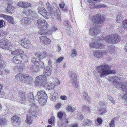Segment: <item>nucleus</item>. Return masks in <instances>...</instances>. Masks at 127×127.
<instances>
[{
  "label": "nucleus",
  "instance_id": "11",
  "mask_svg": "<svg viewBox=\"0 0 127 127\" xmlns=\"http://www.w3.org/2000/svg\"><path fill=\"white\" fill-rule=\"evenodd\" d=\"M37 24L38 27L39 28H47L48 26L46 21L43 19H38L37 21Z\"/></svg>",
  "mask_w": 127,
  "mask_h": 127
},
{
  "label": "nucleus",
  "instance_id": "50",
  "mask_svg": "<svg viewBox=\"0 0 127 127\" xmlns=\"http://www.w3.org/2000/svg\"><path fill=\"white\" fill-rule=\"evenodd\" d=\"M64 59V57H62L60 58H59L57 59L56 62L57 63H61L62 62Z\"/></svg>",
  "mask_w": 127,
  "mask_h": 127
},
{
  "label": "nucleus",
  "instance_id": "20",
  "mask_svg": "<svg viewBox=\"0 0 127 127\" xmlns=\"http://www.w3.org/2000/svg\"><path fill=\"white\" fill-rule=\"evenodd\" d=\"M40 42L45 44H47L50 43L51 40L47 38V37L44 36H41L39 37Z\"/></svg>",
  "mask_w": 127,
  "mask_h": 127
},
{
  "label": "nucleus",
  "instance_id": "60",
  "mask_svg": "<svg viewBox=\"0 0 127 127\" xmlns=\"http://www.w3.org/2000/svg\"><path fill=\"white\" fill-rule=\"evenodd\" d=\"M123 98L127 101V92L125 93L123 95Z\"/></svg>",
  "mask_w": 127,
  "mask_h": 127
},
{
  "label": "nucleus",
  "instance_id": "27",
  "mask_svg": "<svg viewBox=\"0 0 127 127\" xmlns=\"http://www.w3.org/2000/svg\"><path fill=\"white\" fill-rule=\"evenodd\" d=\"M24 53L23 51L21 49H19L11 52V55H21Z\"/></svg>",
  "mask_w": 127,
  "mask_h": 127
},
{
  "label": "nucleus",
  "instance_id": "48",
  "mask_svg": "<svg viewBox=\"0 0 127 127\" xmlns=\"http://www.w3.org/2000/svg\"><path fill=\"white\" fill-rule=\"evenodd\" d=\"M30 10H28L26 8H24V10H23V13L26 15H29L30 14V13H29Z\"/></svg>",
  "mask_w": 127,
  "mask_h": 127
},
{
  "label": "nucleus",
  "instance_id": "53",
  "mask_svg": "<svg viewBox=\"0 0 127 127\" xmlns=\"http://www.w3.org/2000/svg\"><path fill=\"white\" fill-rule=\"evenodd\" d=\"M110 127H114V120H111L109 124Z\"/></svg>",
  "mask_w": 127,
  "mask_h": 127
},
{
  "label": "nucleus",
  "instance_id": "35",
  "mask_svg": "<svg viewBox=\"0 0 127 127\" xmlns=\"http://www.w3.org/2000/svg\"><path fill=\"white\" fill-rule=\"evenodd\" d=\"M76 109V108L75 107H73L70 105H68L66 108V110L68 111L71 112H73Z\"/></svg>",
  "mask_w": 127,
  "mask_h": 127
},
{
  "label": "nucleus",
  "instance_id": "3",
  "mask_svg": "<svg viewBox=\"0 0 127 127\" xmlns=\"http://www.w3.org/2000/svg\"><path fill=\"white\" fill-rule=\"evenodd\" d=\"M36 97L38 98V101L41 105H44L46 103L47 96L44 90H41L38 91Z\"/></svg>",
  "mask_w": 127,
  "mask_h": 127
},
{
  "label": "nucleus",
  "instance_id": "18",
  "mask_svg": "<svg viewBox=\"0 0 127 127\" xmlns=\"http://www.w3.org/2000/svg\"><path fill=\"white\" fill-rule=\"evenodd\" d=\"M47 53L45 51H43L42 52H37L35 54V56L38 57L40 59H44L47 56Z\"/></svg>",
  "mask_w": 127,
  "mask_h": 127
},
{
  "label": "nucleus",
  "instance_id": "58",
  "mask_svg": "<svg viewBox=\"0 0 127 127\" xmlns=\"http://www.w3.org/2000/svg\"><path fill=\"white\" fill-rule=\"evenodd\" d=\"M7 32L6 31H2L1 32L0 35L3 36H5L7 33Z\"/></svg>",
  "mask_w": 127,
  "mask_h": 127
},
{
  "label": "nucleus",
  "instance_id": "7",
  "mask_svg": "<svg viewBox=\"0 0 127 127\" xmlns=\"http://www.w3.org/2000/svg\"><path fill=\"white\" fill-rule=\"evenodd\" d=\"M46 79L44 75H39L35 78L34 83L36 86H45L46 84Z\"/></svg>",
  "mask_w": 127,
  "mask_h": 127
},
{
  "label": "nucleus",
  "instance_id": "47",
  "mask_svg": "<svg viewBox=\"0 0 127 127\" xmlns=\"http://www.w3.org/2000/svg\"><path fill=\"white\" fill-rule=\"evenodd\" d=\"M46 5L48 9L50 11H52L53 10L52 7L48 2L46 3Z\"/></svg>",
  "mask_w": 127,
  "mask_h": 127
},
{
  "label": "nucleus",
  "instance_id": "30",
  "mask_svg": "<svg viewBox=\"0 0 127 127\" xmlns=\"http://www.w3.org/2000/svg\"><path fill=\"white\" fill-rule=\"evenodd\" d=\"M92 121L88 119H85L82 122V124L85 126H90L92 124Z\"/></svg>",
  "mask_w": 127,
  "mask_h": 127
},
{
  "label": "nucleus",
  "instance_id": "10",
  "mask_svg": "<svg viewBox=\"0 0 127 127\" xmlns=\"http://www.w3.org/2000/svg\"><path fill=\"white\" fill-rule=\"evenodd\" d=\"M69 76L71 80L73 82L74 86L75 88H77L78 85L77 81V77L76 74L73 72H71L69 73Z\"/></svg>",
  "mask_w": 127,
  "mask_h": 127
},
{
  "label": "nucleus",
  "instance_id": "43",
  "mask_svg": "<svg viewBox=\"0 0 127 127\" xmlns=\"http://www.w3.org/2000/svg\"><path fill=\"white\" fill-rule=\"evenodd\" d=\"M70 53L71 54L70 55L72 57H75L77 55V52L75 49H72L71 50Z\"/></svg>",
  "mask_w": 127,
  "mask_h": 127
},
{
  "label": "nucleus",
  "instance_id": "25",
  "mask_svg": "<svg viewBox=\"0 0 127 127\" xmlns=\"http://www.w3.org/2000/svg\"><path fill=\"white\" fill-rule=\"evenodd\" d=\"M52 70L49 67H45L43 70V73L45 76H48L50 75L51 74Z\"/></svg>",
  "mask_w": 127,
  "mask_h": 127
},
{
  "label": "nucleus",
  "instance_id": "14",
  "mask_svg": "<svg viewBox=\"0 0 127 127\" xmlns=\"http://www.w3.org/2000/svg\"><path fill=\"white\" fill-rule=\"evenodd\" d=\"M20 41L22 46L26 48H28L30 46V42L27 38L21 39L20 40Z\"/></svg>",
  "mask_w": 127,
  "mask_h": 127
},
{
  "label": "nucleus",
  "instance_id": "36",
  "mask_svg": "<svg viewBox=\"0 0 127 127\" xmlns=\"http://www.w3.org/2000/svg\"><path fill=\"white\" fill-rule=\"evenodd\" d=\"M7 124L6 120L5 118H0V125L2 126L5 125Z\"/></svg>",
  "mask_w": 127,
  "mask_h": 127
},
{
  "label": "nucleus",
  "instance_id": "37",
  "mask_svg": "<svg viewBox=\"0 0 127 127\" xmlns=\"http://www.w3.org/2000/svg\"><path fill=\"white\" fill-rule=\"evenodd\" d=\"M39 70L37 67L35 66H32L31 68V70L32 72H37Z\"/></svg>",
  "mask_w": 127,
  "mask_h": 127
},
{
  "label": "nucleus",
  "instance_id": "23",
  "mask_svg": "<svg viewBox=\"0 0 127 127\" xmlns=\"http://www.w3.org/2000/svg\"><path fill=\"white\" fill-rule=\"evenodd\" d=\"M57 95V92L54 90L52 91L50 94V99L52 101H55L56 99Z\"/></svg>",
  "mask_w": 127,
  "mask_h": 127
},
{
  "label": "nucleus",
  "instance_id": "29",
  "mask_svg": "<svg viewBox=\"0 0 127 127\" xmlns=\"http://www.w3.org/2000/svg\"><path fill=\"white\" fill-rule=\"evenodd\" d=\"M119 85L120 86L119 87H118V88H121V89H122L124 91H126L127 90V82L124 83H120Z\"/></svg>",
  "mask_w": 127,
  "mask_h": 127
},
{
  "label": "nucleus",
  "instance_id": "41",
  "mask_svg": "<svg viewBox=\"0 0 127 127\" xmlns=\"http://www.w3.org/2000/svg\"><path fill=\"white\" fill-rule=\"evenodd\" d=\"M32 63L35 65H37L38 64V59L33 58L31 59Z\"/></svg>",
  "mask_w": 127,
  "mask_h": 127
},
{
  "label": "nucleus",
  "instance_id": "51",
  "mask_svg": "<svg viewBox=\"0 0 127 127\" xmlns=\"http://www.w3.org/2000/svg\"><path fill=\"white\" fill-rule=\"evenodd\" d=\"M96 7L97 8H105L106 7V6L105 5L101 4L97 5Z\"/></svg>",
  "mask_w": 127,
  "mask_h": 127
},
{
  "label": "nucleus",
  "instance_id": "42",
  "mask_svg": "<svg viewBox=\"0 0 127 127\" xmlns=\"http://www.w3.org/2000/svg\"><path fill=\"white\" fill-rule=\"evenodd\" d=\"M123 18L122 15L120 14L118 15L116 18V22H119V21L122 20Z\"/></svg>",
  "mask_w": 127,
  "mask_h": 127
},
{
  "label": "nucleus",
  "instance_id": "16",
  "mask_svg": "<svg viewBox=\"0 0 127 127\" xmlns=\"http://www.w3.org/2000/svg\"><path fill=\"white\" fill-rule=\"evenodd\" d=\"M100 31L98 28H92L89 30V34L93 36L96 35L100 33Z\"/></svg>",
  "mask_w": 127,
  "mask_h": 127
},
{
  "label": "nucleus",
  "instance_id": "56",
  "mask_svg": "<svg viewBox=\"0 0 127 127\" xmlns=\"http://www.w3.org/2000/svg\"><path fill=\"white\" fill-rule=\"evenodd\" d=\"M5 22L2 20H0V27H3L5 24Z\"/></svg>",
  "mask_w": 127,
  "mask_h": 127
},
{
  "label": "nucleus",
  "instance_id": "45",
  "mask_svg": "<svg viewBox=\"0 0 127 127\" xmlns=\"http://www.w3.org/2000/svg\"><path fill=\"white\" fill-rule=\"evenodd\" d=\"M55 119V118L54 117H51L48 120L49 123L51 125L53 124L54 123Z\"/></svg>",
  "mask_w": 127,
  "mask_h": 127
},
{
  "label": "nucleus",
  "instance_id": "6",
  "mask_svg": "<svg viewBox=\"0 0 127 127\" xmlns=\"http://www.w3.org/2000/svg\"><path fill=\"white\" fill-rule=\"evenodd\" d=\"M104 38L101 37L95 40V42H91L89 43L90 47L92 48H94L97 49H102L105 47V46L103 44H99V42H101L104 41Z\"/></svg>",
  "mask_w": 127,
  "mask_h": 127
},
{
  "label": "nucleus",
  "instance_id": "26",
  "mask_svg": "<svg viewBox=\"0 0 127 127\" xmlns=\"http://www.w3.org/2000/svg\"><path fill=\"white\" fill-rule=\"evenodd\" d=\"M21 21L23 24L27 25L30 24L31 23V19L27 17L22 18Z\"/></svg>",
  "mask_w": 127,
  "mask_h": 127
},
{
  "label": "nucleus",
  "instance_id": "5",
  "mask_svg": "<svg viewBox=\"0 0 127 127\" xmlns=\"http://www.w3.org/2000/svg\"><path fill=\"white\" fill-rule=\"evenodd\" d=\"M31 108L29 110V111L31 113L30 115H27L25 122L29 124H31L33 121V118L31 115H33L35 114L34 110L36 108V106L34 103H32L30 105Z\"/></svg>",
  "mask_w": 127,
  "mask_h": 127
},
{
  "label": "nucleus",
  "instance_id": "13",
  "mask_svg": "<svg viewBox=\"0 0 127 127\" xmlns=\"http://www.w3.org/2000/svg\"><path fill=\"white\" fill-rule=\"evenodd\" d=\"M20 41L22 46L26 48H28L30 46V42L27 38L21 39L20 40Z\"/></svg>",
  "mask_w": 127,
  "mask_h": 127
},
{
  "label": "nucleus",
  "instance_id": "24",
  "mask_svg": "<svg viewBox=\"0 0 127 127\" xmlns=\"http://www.w3.org/2000/svg\"><path fill=\"white\" fill-rule=\"evenodd\" d=\"M15 8L11 4H8L7 8L5 9L6 11L8 13L12 14L14 11Z\"/></svg>",
  "mask_w": 127,
  "mask_h": 127
},
{
  "label": "nucleus",
  "instance_id": "31",
  "mask_svg": "<svg viewBox=\"0 0 127 127\" xmlns=\"http://www.w3.org/2000/svg\"><path fill=\"white\" fill-rule=\"evenodd\" d=\"M6 65L4 62L2 60L0 61V75H2L3 74L2 70L3 69V67Z\"/></svg>",
  "mask_w": 127,
  "mask_h": 127
},
{
  "label": "nucleus",
  "instance_id": "34",
  "mask_svg": "<svg viewBox=\"0 0 127 127\" xmlns=\"http://www.w3.org/2000/svg\"><path fill=\"white\" fill-rule=\"evenodd\" d=\"M55 87V85L53 83L51 82H50L48 83L46 88L48 90H51L53 89Z\"/></svg>",
  "mask_w": 127,
  "mask_h": 127
},
{
  "label": "nucleus",
  "instance_id": "61",
  "mask_svg": "<svg viewBox=\"0 0 127 127\" xmlns=\"http://www.w3.org/2000/svg\"><path fill=\"white\" fill-rule=\"evenodd\" d=\"M60 98L64 100H66L67 99V97L65 95L61 96Z\"/></svg>",
  "mask_w": 127,
  "mask_h": 127
},
{
  "label": "nucleus",
  "instance_id": "54",
  "mask_svg": "<svg viewBox=\"0 0 127 127\" xmlns=\"http://www.w3.org/2000/svg\"><path fill=\"white\" fill-rule=\"evenodd\" d=\"M60 82L59 79H57L55 80V84L54 85L55 86H58L60 84Z\"/></svg>",
  "mask_w": 127,
  "mask_h": 127
},
{
  "label": "nucleus",
  "instance_id": "22",
  "mask_svg": "<svg viewBox=\"0 0 127 127\" xmlns=\"http://www.w3.org/2000/svg\"><path fill=\"white\" fill-rule=\"evenodd\" d=\"M17 5L20 7L25 8L31 7L32 4L29 2L21 1L19 2Z\"/></svg>",
  "mask_w": 127,
  "mask_h": 127
},
{
  "label": "nucleus",
  "instance_id": "57",
  "mask_svg": "<svg viewBox=\"0 0 127 127\" xmlns=\"http://www.w3.org/2000/svg\"><path fill=\"white\" fill-rule=\"evenodd\" d=\"M2 85L0 84V95H4L5 94V93L4 92H2L1 90H2Z\"/></svg>",
  "mask_w": 127,
  "mask_h": 127
},
{
  "label": "nucleus",
  "instance_id": "49",
  "mask_svg": "<svg viewBox=\"0 0 127 127\" xmlns=\"http://www.w3.org/2000/svg\"><path fill=\"white\" fill-rule=\"evenodd\" d=\"M13 60L14 62L16 63H19L20 62H21L16 56L14 57L13 58Z\"/></svg>",
  "mask_w": 127,
  "mask_h": 127
},
{
  "label": "nucleus",
  "instance_id": "44",
  "mask_svg": "<svg viewBox=\"0 0 127 127\" xmlns=\"http://www.w3.org/2000/svg\"><path fill=\"white\" fill-rule=\"evenodd\" d=\"M36 65L37 66L38 68L39 69L43 68L44 66V63L40 61H39L38 65Z\"/></svg>",
  "mask_w": 127,
  "mask_h": 127
},
{
  "label": "nucleus",
  "instance_id": "28",
  "mask_svg": "<svg viewBox=\"0 0 127 127\" xmlns=\"http://www.w3.org/2000/svg\"><path fill=\"white\" fill-rule=\"evenodd\" d=\"M41 29L38 32V33L39 34L41 35H49V33L48 31H46V29L47 28H40Z\"/></svg>",
  "mask_w": 127,
  "mask_h": 127
},
{
  "label": "nucleus",
  "instance_id": "39",
  "mask_svg": "<svg viewBox=\"0 0 127 127\" xmlns=\"http://www.w3.org/2000/svg\"><path fill=\"white\" fill-rule=\"evenodd\" d=\"M57 30L58 29L54 27H51L50 30L49 29L48 31L49 35Z\"/></svg>",
  "mask_w": 127,
  "mask_h": 127
},
{
  "label": "nucleus",
  "instance_id": "62",
  "mask_svg": "<svg viewBox=\"0 0 127 127\" xmlns=\"http://www.w3.org/2000/svg\"><path fill=\"white\" fill-rule=\"evenodd\" d=\"M97 121L99 124H101L102 123V120L101 118H98L97 119Z\"/></svg>",
  "mask_w": 127,
  "mask_h": 127
},
{
  "label": "nucleus",
  "instance_id": "32",
  "mask_svg": "<svg viewBox=\"0 0 127 127\" xmlns=\"http://www.w3.org/2000/svg\"><path fill=\"white\" fill-rule=\"evenodd\" d=\"M93 55L95 57L98 58H102V54L100 52V51L96 50L95 51L93 52Z\"/></svg>",
  "mask_w": 127,
  "mask_h": 127
},
{
  "label": "nucleus",
  "instance_id": "63",
  "mask_svg": "<svg viewBox=\"0 0 127 127\" xmlns=\"http://www.w3.org/2000/svg\"><path fill=\"white\" fill-rule=\"evenodd\" d=\"M21 58L23 59V60H27V56L26 55H23L21 57Z\"/></svg>",
  "mask_w": 127,
  "mask_h": 127
},
{
  "label": "nucleus",
  "instance_id": "19",
  "mask_svg": "<svg viewBox=\"0 0 127 127\" xmlns=\"http://www.w3.org/2000/svg\"><path fill=\"white\" fill-rule=\"evenodd\" d=\"M26 99L25 93L22 92L19 93L18 99V100L19 102L22 103H23Z\"/></svg>",
  "mask_w": 127,
  "mask_h": 127
},
{
  "label": "nucleus",
  "instance_id": "8",
  "mask_svg": "<svg viewBox=\"0 0 127 127\" xmlns=\"http://www.w3.org/2000/svg\"><path fill=\"white\" fill-rule=\"evenodd\" d=\"M30 76L28 74L23 73L18 74L15 76L16 80L22 81L24 83L25 82L27 79Z\"/></svg>",
  "mask_w": 127,
  "mask_h": 127
},
{
  "label": "nucleus",
  "instance_id": "21",
  "mask_svg": "<svg viewBox=\"0 0 127 127\" xmlns=\"http://www.w3.org/2000/svg\"><path fill=\"white\" fill-rule=\"evenodd\" d=\"M12 121L16 126H18L20 123L19 118L17 115L13 116L11 118Z\"/></svg>",
  "mask_w": 127,
  "mask_h": 127
},
{
  "label": "nucleus",
  "instance_id": "17",
  "mask_svg": "<svg viewBox=\"0 0 127 127\" xmlns=\"http://www.w3.org/2000/svg\"><path fill=\"white\" fill-rule=\"evenodd\" d=\"M0 16L6 19L9 23L13 24L14 22V18L12 16L7 15L3 14H1Z\"/></svg>",
  "mask_w": 127,
  "mask_h": 127
},
{
  "label": "nucleus",
  "instance_id": "40",
  "mask_svg": "<svg viewBox=\"0 0 127 127\" xmlns=\"http://www.w3.org/2000/svg\"><path fill=\"white\" fill-rule=\"evenodd\" d=\"M122 27L124 29H127V19L124 20L122 24Z\"/></svg>",
  "mask_w": 127,
  "mask_h": 127
},
{
  "label": "nucleus",
  "instance_id": "15",
  "mask_svg": "<svg viewBox=\"0 0 127 127\" xmlns=\"http://www.w3.org/2000/svg\"><path fill=\"white\" fill-rule=\"evenodd\" d=\"M7 44V42L6 40H5L4 38L1 39L0 40V47L3 49H6L10 50L12 48V46H10L9 47L6 46Z\"/></svg>",
  "mask_w": 127,
  "mask_h": 127
},
{
  "label": "nucleus",
  "instance_id": "4",
  "mask_svg": "<svg viewBox=\"0 0 127 127\" xmlns=\"http://www.w3.org/2000/svg\"><path fill=\"white\" fill-rule=\"evenodd\" d=\"M104 41L108 43H115L120 40V36L117 34H112L104 38Z\"/></svg>",
  "mask_w": 127,
  "mask_h": 127
},
{
  "label": "nucleus",
  "instance_id": "12",
  "mask_svg": "<svg viewBox=\"0 0 127 127\" xmlns=\"http://www.w3.org/2000/svg\"><path fill=\"white\" fill-rule=\"evenodd\" d=\"M20 41L22 46L26 48H28L30 46V42L27 38L21 39L20 40Z\"/></svg>",
  "mask_w": 127,
  "mask_h": 127
},
{
  "label": "nucleus",
  "instance_id": "52",
  "mask_svg": "<svg viewBox=\"0 0 127 127\" xmlns=\"http://www.w3.org/2000/svg\"><path fill=\"white\" fill-rule=\"evenodd\" d=\"M83 96L85 99L87 100H89L90 99L89 97L86 93H85L83 94Z\"/></svg>",
  "mask_w": 127,
  "mask_h": 127
},
{
  "label": "nucleus",
  "instance_id": "55",
  "mask_svg": "<svg viewBox=\"0 0 127 127\" xmlns=\"http://www.w3.org/2000/svg\"><path fill=\"white\" fill-rule=\"evenodd\" d=\"M62 105V104L60 103H58L55 106V107L56 109L60 108Z\"/></svg>",
  "mask_w": 127,
  "mask_h": 127
},
{
  "label": "nucleus",
  "instance_id": "64",
  "mask_svg": "<svg viewBox=\"0 0 127 127\" xmlns=\"http://www.w3.org/2000/svg\"><path fill=\"white\" fill-rule=\"evenodd\" d=\"M65 4L64 2H62L59 5L61 8L63 9L64 7Z\"/></svg>",
  "mask_w": 127,
  "mask_h": 127
},
{
  "label": "nucleus",
  "instance_id": "38",
  "mask_svg": "<svg viewBox=\"0 0 127 127\" xmlns=\"http://www.w3.org/2000/svg\"><path fill=\"white\" fill-rule=\"evenodd\" d=\"M28 99L30 102H33L34 101L33 94L31 93H30L28 94L27 96Z\"/></svg>",
  "mask_w": 127,
  "mask_h": 127
},
{
  "label": "nucleus",
  "instance_id": "9",
  "mask_svg": "<svg viewBox=\"0 0 127 127\" xmlns=\"http://www.w3.org/2000/svg\"><path fill=\"white\" fill-rule=\"evenodd\" d=\"M38 12L45 19H48V14L47 10L42 7L39 6L37 8Z\"/></svg>",
  "mask_w": 127,
  "mask_h": 127
},
{
  "label": "nucleus",
  "instance_id": "2",
  "mask_svg": "<svg viewBox=\"0 0 127 127\" xmlns=\"http://www.w3.org/2000/svg\"><path fill=\"white\" fill-rule=\"evenodd\" d=\"M104 15L100 13H98L91 18V22L97 27H100L101 24L104 20Z\"/></svg>",
  "mask_w": 127,
  "mask_h": 127
},
{
  "label": "nucleus",
  "instance_id": "46",
  "mask_svg": "<svg viewBox=\"0 0 127 127\" xmlns=\"http://www.w3.org/2000/svg\"><path fill=\"white\" fill-rule=\"evenodd\" d=\"M83 110L84 112L88 111L90 112V110L88 106H84L83 107Z\"/></svg>",
  "mask_w": 127,
  "mask_h": 127
},
{
  "label": "nucleus",
  "instance_id": "33",
  "mask_svg": "<svg viewBox=\"0 0 127 127\" xmlns=\"http://www.w3.org/2000/svg\"><path fill=\"white\" fill-rule=\"evenodd\" d=\"M114 49H113L112 48H110V49L109 50L108 53H110L113 52H114ZM100 52L102 54V58L103 57V56L104 55L108 53V52L107 51H103V50H101Z\"/></svg>",
  "mask_w": 127,
  "mask_h": 127
},
{
  "label": "nucleus",
  "instance_id": "1",
  "mask_svg": "<svg viewBox=\"0 0 127 127\" xmlns=\"http://www.w3.org/2000/svg\"><path fill=\"white\" fill-rule=\"evenodd\" d=\"M111 67L107 64H104L97 66L96 70L100 74V76L102 77L110 74H114L116 72L111 70Z\"/></svg>",
  "mask_w": 127,
  "mask_h": 127
},
{
  "label": "nucleus",
  "instance_id": "59",
  "mask_svg": "<svg viewBox=\"0 0 127 127\" xmlns=\"http://www.w3.org/2000/svg\"><path fill=\"white\" fill-rule=\"evenodd\" d=\"M63 113L61 112H60L58 113V117L59 118H61L63 116Z\"/></svg>",
  "mask_w": 127,
  "mask_h": 127
}]
</instances>
